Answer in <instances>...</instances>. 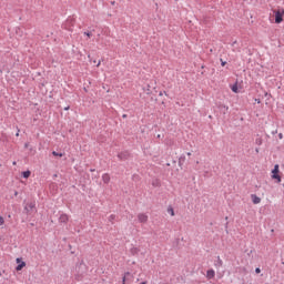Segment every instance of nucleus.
<instances>
[{
  "label": "nucleus",
  "mask_w": 284,
  "mask_h": 284,
  "mask_svg": "<svg viewBox=\"0 0 284 284\" xmlns=\"http://www.w3.org/2000/svg\"><path fill=\"white\" fill-rule=\"evenodd\" d=\"M275 23H283L284 9L274 10Z\"/></svg>",
  "instance_id": "f257e3e1"
},
{
  "label": "nucleus",
  "mask_w": 284,
  "mask_h": 284,
  "mask_svg": "<svg viewBox=\"0 0 284 284\" xmlns=\"http://www.w3.org/2000/svg\"><path fill=\"white\" fill-rule=\"evenodd\" d=\"M272 179H275L277 183H281V175H278V164L274 165V169L272 170Z\"/></svg>",
  "instance_id": "f03ea898"
},
{
  "label": "nucleus",
  "mask_w": 284,
  "mask_h": 284,
  "mask_svg": "<svg viewBox=\"0 0 284 284\" xmlns=\"http://www.w3.org/2000/svg\"><path fill=\"white\" fill-rule=\"evenodd\" d=\"M16 262L18 266L16 267L17 272H21L26 267V262L21 261V258H17Z\"/></svg>",
  "instance_id": "7ed1b4c3"
},
{
  "label": "nucleus",
  "mask_w": 284,
  "mask_h": 284,
  "mask_svg": "<svg viewBox=\"0 0 284 284\" xmlns=\"http://www.w3.org/2000/svg\"><path fill=\"white\" fill-rule=\"evenodd\" d=\"M34 207H36L34 202H30L29 204H27L24 206V210H26V212H28V214H30V212H32L34 210Z\"/></svg>",
  "instance_id": "20e7f679"
},
{
  "label": "nucleus",
  "mask_w": 284,
  "mask_h": 284,
  "mask_svg": "<svg viewBox=\"0 0 284 284\" xmlns=\"http://www.w3.org/2000/svg\"><path fill=\"white\" fill-rule=\"evenodd\" d=\"M139 223H148V215L144 213H140L138 215Z\"/></svg>",
  "instance_id": "39448f33"
},
{
  "label": "nucleus",
  "mask_w": 284,
  "mask_h": 284,
  "mask_svg": "<svg viewBox=\"0 0 284 284\" xmlns=\"http://www.w3.org/2000/svg\"><path fill=\"white\" fill-rule=\"evenodd\" d=\"M69 219H70V217L68 216V214L62 213V214L60 215V217H59V222H60V223H68Z\"/></svg>",
  "instance_id": "423d86ee"
},
{
  "label": "nucleus",
  "mask_w": 284,
  "mask_h": 284,
  "mask_svg": "<svg viewBox=\"0 0 284 284\" xmlns=\"http://www.w3.org/2000/svg\"><path fill=\"white\" fill-rule=\"evenodd\" d=\"M230 88H231L232 92H234L235 94H239L240 90H239L237 82H235L234 84H230Z\"/></svg>",
  "instance_id": "0eeeda50"
},
{
  "label": "nucleus",
  "mask_w": 284,
  "mask_h": 284,
  "mask_svg": "<svg viewBox=\"0 0 284 284\" xmlns=\"http://www.w3.org/2000/svg\"><path fill=\"white\" fill-rule=\"evenodd\" d=\"M251 197L254 205H258V203H261V197L256 196L255 194H252Z\"/></svg>",
  "instance_id": "6e6552de"
},
{
  "label": "nucleus",
  "mask_w": 284,
  "mask_h": 284,
  "mask_svg": "<svg viewBox=\"0 0 284 284\" xmlns=\"http://www.w3.org/2000/svg\"><path fill=\"white\" fill-rule=\"evenodd\" d=\"M214 276H216V272H214V270H209L206 272V277L207 278H214Z\"/></svg>",
  "instance_id": "1a4fd4ad"
},
{
  "label": "nucleus",
  "mask_w": 284,
  "mask_h": 284,
  "mask_svg": "<svg viewBox=\"0 0 284 284\" xmlns=\"http://www.w3.org/2000/svg\"><path fill=\"white\" fill-rule=\"evenodd\" d=\"M102 181H103V183H110V175L108 173H104L102 175Z\"/></svg>",
  "instance_id": "9d476101"
},
{
  "label": "nucleus",
  "mask_w": 284,
  "mask_h": 284,
  "mask_svg": "<svg viewBox=\"0 0 284 284\" xmlns=\"http://www.w3.org/2000/svg\"><path fill=\"white\" fill-rule=\"evenodd\" d=\"M118 158L120 159V161H123V160L128 159V153H119Z\"/></svg>",
  "instance_id": "9b49d317"
},
{
  "label": "nucleus",
  "mask_w": 284,
  "mask_h": 284,
  "mask_svg": "<svg viewBox=\"0 0 284 284\" xmlns=\"http://www.w3.org/2000/svg\"><path fill=\"white\" fill-rule=\"evenodd\" d=\"M215 267H223V261L221 257H217V262L215 263Z\"/></svg>",
  "instance_id": "f8f14e48"
},
{
  "label": "nucleus",
  "mask_w": 284,
  "mask_h": 284,
  "mask_svg": "<svg viewBox=\"0 0 284 284\" xmlns=\"http://www.w3.org/2000/svg\"><path fill=\"white\" fill-rule=\"evenodd\" d=\"M30 174H31L30 171H24V172H22L23 179H30Z\"/></svg>",
  "instance_id": "ddd939ff"
},
{
  "label": "nucleus",
  "mask_w": 284,
  "mask_h": 284,
  "mask_svg": "<svg viewBox=\"0 0 284 284\" xmlns=\"http://www.w3.org/2000/svg\"><path fill=\"white\" fill-rule=\"evenodd\" d=\"M168 214H170L171 216H174V209L172 206L168 207Z\"/></svg>",
  "instance_id": "4468645a"
},
{
  "label": "nucleus",
  "mask_w": 284,
  "mask_h": 284,
  "mask_svg": "<svg viewBox=\"0 0 284 284\" xmlns=\"http://www.w3.org/2000/svg\"><path fill=\"white\" fill-rule=\"evenodd\" d=\"M52 154H53V156H60V158L63 156V153H59L57 151H53Z\"/></svg>",
  "instance_id": "2eb2a0df"
},
{
  "label": "nucleus",
  "mask_w": 284,
  "mask_h": 284,
  "mask_svg": "<svg viewBox=\"0 0 284 284\" xmlns=\"http://www.w3.org/2000/svg\"><path fill=\"white\" fill-rule=\"evenodd\" d=\"M222 110H223V112H224V114H225V112H227V111L230 110V108H229V106H225V105H222Z\"/></svg>",
  "instance_id": "dca6fc26"
},
{
  "label": "nucleus",
  "mask_w": 284,
  "mask_h": 284,
  "mask_svg": "<svg viewBox=\"0 0 284 284\" xmlns=\"http://www.w3.org/2000/svg\"><path fill=\"white\" fill-rule=\"evenodd\" d=\"M130 275V273H125L124 277L122 278V283L125 284V276Z\"/></svg>",
  "instance_id": "f3484780"
},
{
  "label": "nucleus",
  "mask_w": 284,
  "mask_h": 284,
  "mask_svg": "<svg viewBox=\"0 0 284 284\" xmlns=\"http://www.w3.org/2000/svg\"><path fill=\"white\" fill-rule=\"evenodd\" d=\"M3 223H4L3 216H0V225H3Z\"/></svg>",
  "instance_id": "a211bd4d"
},
{
  "label": "nucleus",
  "mask_w": 284,
  "mask_h": 284,
  "mask_svg": "<svg viewBox=\"0 0 284 284\" xmlns=\"http://www.w3.org/2000/svg\"><path fill=\"white\" fill-rule=\"evenodd\" d=\"M84 34L90 39V37H92V33L90 32H84Z\"/></svg>",
  "instance_id": "6ab92c4d"
},
{
  "label": "nucleus",
  "mask_w": 284,
  "mask_h": 284,
  "mask_svg": "<svg viewBox=\"0 0 284 284\" xmlns=\"http://www.w3.org/2000/svg\"><path fill=\"white\" fill-rule=\"evenodd\" d=\"M255 273H256V274H261V268H258V267L255 268Z\"/></svg>",
  "instance_id": "aec40b11"
},
{
  "label": "nucleus",
  "mask_w": 284,
  "mask_h": 284,
  "mask_svg": "<svg viewBox=\"0 0 284 284\" xmlns=\"http://www.w3.org/2000/svg\"><path fill=\"white\" fill-rule=\"evenodd\" d=\"M110 220H111V221H114V215H111V216H110Z\"/></svg>",
  "instance_id": "412c9836"
},
{
  "label": "nucleus",
  "mask_w": 284,
  "mask_h": 284,
  "mask_svg": "<svg viewBox=\"0 0 284 284\" xmlns=\"http://www.w3.org/2000/svg\"><path fill=\"white\" fill-rule=\"evenodd\" d=\"M278 136H280V139H283V133H280Z\"/></svg>",
  "instance_id": "4be33fe9"
},
{
  "label": "nucleus",
  "mask_w": 284,
  "mask_h": 284,
  "mask_svg": "<svg viewBox=\"0 0 284 284\" xmlns=\"http://www.w3.org/2000/svg\"><path fill=\"white\" fill-rule=\"evenodd\" d=\"M99 65H101V61L98 62L97 67L99 68Z\"/></svg>",
  "instance_id": "5701e85b"
},
{
  "label": "nucleus",
  "mask_w": 284,
  "mask_h": 284,
  "mask_svg": "<svg viewBox=\"0 0 284 284\" xmlns=\"http://www.w3.org/2000/svg\"><path fill=\"white\" fill-rule=\"evenodd\" d=\"M256 143H257L258 145H261V141L256 140Z\"/></svg>",
  "instance_id": "b1692460"
},
{
  "label": "nucleus",
  "mask_w": 284,
  "mask_h": 284,
  "mask_svg": "<svg viewBox=\"0 0 284 284\" xmlns=\"http://www.w3.org/2000/svg\"><path fill=\"white\" fill-rule=\"evenodd\" d=\"M187 156H192V153H191V152H189V153H187Z\"/></svg>",
  "instance_id": "393cba45"
},
{
  "label": "nucleus",
  "mask_w": 284,
  "mask_h": 284,
  "mask_svg": "<svg viewBox=\"0 0 284 284\" xmlns=\"http://www.w3.org/2000/svg\"><path fill=\"white\" fill-rule=\"evenodd\" d=\"M64 110H70V106L64 108Z\"/></svg>",
  "instance_id": "a878e982"
},
{
  "label": "nucleus",
  "mask_w": 284,
  "mask_h": 284,
  "mask_svg": "<svg viewBox=\"0 0 284 284\" xmlns=\"http://www.w3.org/2000/svg\"><path fill=\"white\" fill-rule=\"evenodd\" d=\"M141 284H148L146 282H142Z\"/></svg>",
  "instance_id": "bb28decb"
},
{
  "label": "nucleus",
  "mask_w": 284,
  "mask_h": 284,
  "mask_svg": "<svg viewBox=\"0 0 284 284\" xmlns=\"http://www.w3.org/2000/svg\"><path fill=\"white\" fill-rule=\"evenodd\" d=\"M222 65H225V62H222Z\"/></svg>",
  "instance_id": "cd10ccee"
},
{
  "label": "nucleus",
  "mask_w": 284,
  "mask_h": 284,
  "mask_svg": "<svg viewBox=\"0 0 284 284\" xmlns=\"http://www.w3.org/2000/svg\"><path fill=\"white\" fill-rule=\"evenodd\" d=\"M125 116H128V115L124 114V115H123V119H125Z\"/></svg>",
  "instance_id": "c85d7f7f"
},
{
  "label": "nucleus",
  "mask_w": 284,
  "mask_h": 284,
  "mask_svg": "<svg viewBox=\"0 0 284 284\" xmlns=\"http://www.w3.org/2000/svg\"><path fill=\"white\" fill-rule=\"evenodd\" d=\"M16 136H19V133H17Z\"/></svg>",
  "instance_id": "c756f323"
}]
</instances>
